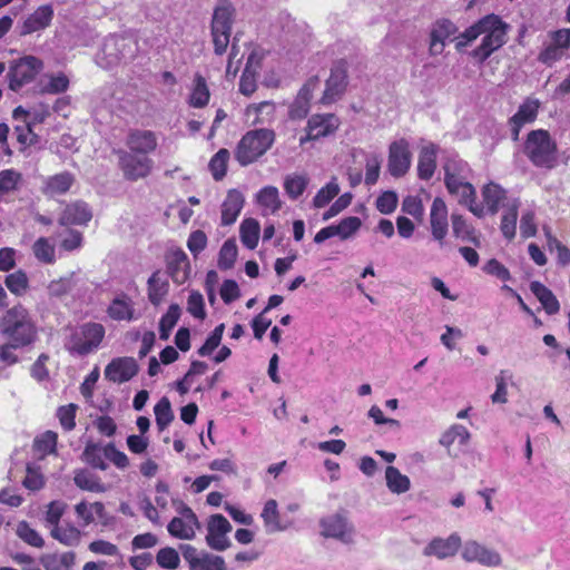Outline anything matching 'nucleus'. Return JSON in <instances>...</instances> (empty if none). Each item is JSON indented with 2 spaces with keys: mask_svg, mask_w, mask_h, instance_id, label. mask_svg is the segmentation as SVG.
<instances>
[{
  "mask_svg": "<svg viewBox=\"0 0 570 570\" xmlns=\"http://www.w3.org/2000/svg\"><path fill=\"white\" fill-rule=\"evenodd\" d=\"M259 224L254 218H246L239 227L240 240L248 249L256 248L259 239Z\"/></svg>",
  "mask_w": 570,
  "mask_h": 570,
  "instance_id": "a19ab883",
  "label": "nucleus"
},
{
  "mask_svg": "<svg viewBox=\"0 0 570 570\" xmlns=\"http://www.w3.org/2000/svg\"><path fill=\"white\" fill-rule=\"evenodd\" d=\"M462 544L461 537L454 532L448 538H433L423 549L425 557H435L440 560L454 557Z\"/></svg>",
  "mask_w": 570,
  "mask_h": 570,
  "instance_id": "b1692460",
  "label": "nucleus"
},
{
  "mask_svg": "<svg viewBox=\"0 0 570 570\" xmlns=\"http://www.w3.org/2000/svg\"><path fill=\"white\" fill-rule=\"evenodd\" d=\"M235 9L228 0H220L215 8L212 19V38L214 51L217 56H223L230 41L232 24Z\"/></svg>",
  "mask_w": 570,
  "mask_h": 570,
  "instance_id": "0eeeda50",
  "label": "nucleus"
},
{
  "mask_svg": "<svg viewBox=\"0 0 570 570\" xmlns=\"http://www.w3.org/2000/svg\"><path fill=\"white\" fill-rule=\"evenodd\" d=\"M78 406L75 403L61 405L57 410V417L65 431H71L76 426V413Z\"/></svg>",
  "mask_w": 570,
  "mask_h": 570,
  "instance_id": "338daca9",
  "label": "nucleus"
},
{
  "mask_svg": "<svg viewBox=\"0 0 570 570\" xmlns=\"http://www.w3.org/2000/svg\"><path fill=\"white\" fill-rule=\"evenodd\" d=\"M73 482L79 489L89 492L100 493L106 490L100 478L85 469L75 472Z\"/></svg>",
  "mask_w": 570,
  "mask_h": 570,
  "instance_id": "ea45409f",
  "label": "nucleus"
},
{
  "mask_svg": "<svg viewBox=\"0 0 570 570\" xmlns=\"http://www.w3.org/2000/svg\"><path fill=\"white\" fill-rule=\"evenodd\" d=\"M237 258V246L233 239H227L220 247L218 254V267L222 271L230 269Z\"/></svg>",
  "mask_w": 570,
  "mask_h": 570,
  "instance_id": "052dcab7",
  "label": "nucleus"
},
{
  "mask_svg": "<svg viewBox=\"0 0 570 570\" xmlns=\"http://www.w3.org/2000/svg\"><path fill=\"white\" fill-rule=\"evenodd\" d=\"M155 560L158 567L164 570H177L180 567L179 552L173 547L159 549Z\"/></svg>",
  "mask_w": 570,
  "mask_h": 570,
  "instance_id": "603ef678",
  "label": "nucleus"
},
{
  "mask_svg": "<svg viewBox=\"0 0 570 570\" xmlns=\"http://www.w3.org/2000/svg\"><path fill=\"white\" fill-rule=\"evenodd\" d=\"M167 274L174 283H186L190 274V262L181 248L170 249L165 256Z\"/></svg>",
  "mask_w": 570,
  "mask_h": 570,
  "instance_id": "5701e85b",
  "label": "nucleus"
},
{
  "mask_svg": "<svg viewBox=\"0 0 570 570\" xmlns=\"http://www.w3.org/2000/svg\"><path fill=\"white\" fill-rule=\"evenodd\" d=\"M508 31L509 24L500 16L489 13L455 38V48L461 50L483 35L481 43L471 51V57L482 63L507 43Z\"/></svg>",
  "mask_w": 570,
  "mask_h": 570,
  "instance_id": "f257e3e1",
  "label": "nucleus"
},
{
  "mask_svg": "<svg viewBox=\"0 0 570 570\" xmlns=\"http://www.w3.org/2000/svg\"><path fill=\"white\" fill-rule=\"evenodd\" d=\"M430 229L435 242L443 247L449 232V212L445 202L435 197L430 210Z\"/></svg>",
  "mask_w": 570,
  "mask_h": 570,
  "instance_id": "412c9836",
  "label": "nucleus"
},
{
  "mask_svg": "<svg viewBox=\"0 0 570 570\" xmlns=\"http://www.w3.org/2000/svg\"><path fill=\"white\" fill-rule=\"evenodd\" d=\"M548 37L550 41L543 43L537 60L547 67H552L567 57V51L570 49V28L550 31Z\"/></svg>",
  "mask_w": 570,
  "mask_h": 570,
  "instance_id": "9b49d317",
  "label": "nucleus"
},
{
  "mask_svg": "<svg viewBox=\"0 0 570 570\" xmlns=\"http://www.w3.org/2000/svg\"><path fill=\"white\" fill-rule=\"evenodd\" d=\"M530 289L533 295L541 303L546 313L549 315H554L560 311V303L557 299L556 295L552 293L550 288H548L544 284L533 281L530 284Z\"/></svg>",
  "mask_w": 570,
  "mask_h": 570,
  "instance_id": "f704fd0d",
  "label": "nucleus"
},
{
  "mask_svg": "<svg viewBox=\"0 0 570 570\" xmlns=\"http://www.w3.org/2000/svg\"><path fill=\"white\" fill-rule=\"evenodd\" d=\"M462 558L466 562H478L487 567H497L501 564V556L491 549L480 544L476 541H468L462 550Z\"/></svg>",
  "mask_w": 570,
  "mask_h": 570,
  "instance_id": "a878e982",
  "label": "nucleus"
},
{
  "mask_svg": "<svg viewBox=\"0 0 570 570\" xmlns=\"http://www.w3.org/2000/svg\"><path fill=\"white\" fill-rule=\"evenodd\" d=\"M107 315L110 320L116 322H132L137 318L135 302L126 294L120 293L111 299L107 309Z\"/></svg>",
  "mask_w": 570,
  "mask_h": 570,
  "instance_id": "bb28decb",
  "label": "nucleus"
},
{
  "mask_svg": "<svg viewBox=\"0 0 570 570\" xmlns=\"http://www.w3.org/2000/svg\"><path fill=\"white\" fill-rule=\"evenodd\" d=\"M75 552H65L60 556H49L42 560L46 570H72L75 566Z\"/></svg>",
  "mask_w": 570,
  "mask_h": 570,
  "instance_id": "bf43d9fd",
  "label": "nucleus"
},
{
  "mask_svg": "<svg viewBox=\"0 0 570 570\" xmlns=\"http://www.w3.org/2000/svg\"><path fill=\"white\" fill-rule=\"evenodd\" d=\"M139 372V365L134 357L120 356L112 358L105 367V379L111 383H126Z\"/></svg>",
  "mask_w": 570,
  "mask_h": 570,
  "instance_id": "6ab92c4d",
  "label": "nucleus"
},
{
  "mask_svg": "<svg viewBox=\"0 0 570 570\" xmlns=\"http://www.w3.org/2000/svg\"><path fill=\"white\" fill-rule=\"evenodd\" d=\"M308 179L304 175L287 176L284 181V189L292 199L298 198L305 191Z\"/></svg>",
  "mask_w": 570,
  "mask_h": 570,
  "instance_id": "e2e57ef3",
  "label": "nucleus"
},
{
  "mask_svg": "<svg viewBox=\"0 0 570 570\" xmlns=\"http://www.w3.org/2000/svg\"><path fill=\"white\" fill-rule=\"evenodd\" d=\"M232 531L229 521L223 514H213L207 521V544L217 551H224L229 548L230 541L226 537Z\"/></svg>",
  "mask_w": 570,
  "mask_h": 570,
  "instance_id": "aec40b11",
  "label": "nucleus"
},
{
  "mask_svg": "<svg viewBox=\"0 0 570 570\" xmlns=\"http://www.w3.org/2000/svg\"><path fill=\"white\" fill-rule=\"evenodd\" d=\"M261 517L267 532H278L284 529L281 524L276 500L269 499L265 502Z\"/></svg>",
  "mask_w": 570,
  "mask_h": 570,
  "instance_id": "79ce46f5",
  "label": "nucleus"
},
{
  "mask_svg": "<svg viewBox=\"0 0 570 570\" xmlns=\"http://www.w3.org/2000/svg\"><path fill=\"white\" fill-rule=\"evenodd\" d=\"M518 220V205L513 204L502 215L500 223V230L507 240H512L515 237Z\"/></svg>",
  "mask_w": 570,
  "mask_h": 570,
  "instance_id": "13d9d810",
  "label": "nucleus"
},
{
  "mask_svg": "<svg viewBox=\"0 0 570 570\" xmlns=\"http://www.w3.org/2000/svg\"><path fill=\"white\" fill-rule=\"evenodd\" d=\"M209 99L210 92L206 79L197 72L194 77V85L188 98V105L193 108H204L208 105Z\"/></svg>",
  "mask_w": 570,
  "mask_h": 570,
  "instance_id": "e433bc0d",
  "label": "nucleus"
},
{
  "mask_svg": "<svg viewBox=\"0 0 570 570\" xmlns=\"http://www.w3.org/2000/svg\"><path fill=\"white\" fill-rule=\"evenodd\" d=\"M444 184L448 191L459 196V203L466 206L474 216L482 218L485 215L483 205L476 203V191L471 183L464 181L460 175L446 169Z\"/></svg>",
  "mask_w": 570,
  "mask_h": 570,
  "instance_id": "9d476101",
  "label": "nucleus"
},
{
  "mask_svg": "<svg viewBox=\"0 0 570 570\" xmlns=\"http://www.w3.org/2000/svg\"><path fill=\"white\" fill-rule=\"evenodd\" d=\"M483 207L491 215L499 212L500 204L507 198V191L499 184L490 181L482 187Z\"/></svg>",
  "mask_w": 570,
  "mask_h": 570,
  "instance_id": "72a5a7b5",
  "label": "nucleus"
},
{
  "mask_svg": "<svg viewBox=\"0 0 570 570\" xmlns=\"http://www.w3.org/2000/svg\"><path fill=\"white\" fill-rule=\"evenodd\" d=\"M52 18L53 9L51 4L38 7L23 21L21 35L26 36L46 29L50 26Z\"/></svg>",
  "mask_w": 570,
  "mask_h": 570,
  "instance_id": "c756f323",
  "label": "nucleus"
},
{
  "mask_svg": "<svg viewBox=\"0 0 570 570\" xmlns=\"http://www.w3.org/2000/svg\"><path fill=\"white\" fill-rule=\"evenodd\" d=\"M322 534L327 538L350 541L353 528L347 523L346 518L340 513L321 520Z\"/></svg>",
  "mask_w": 570,
  "mask_h": 570,
  "instance_id": "cd10ccee",
  "label": "nucleus"
},
{
  "mask_svg": "<svg viewBox=\"0 0 570 570\" xmlns=\"http://www.w3.org/2000/svg\"><path fill=\"white\" fill-rule=\"evenodd\" d=\"M92 216V209L89 204L79 199L65 206L58 222L61 226H87Z\"/></svg>",
  "mask_w": 570,
  "mask_h": 570,
  "instance_id": "393cba45",
  "label": "nucleus"
},
{
  "mask_svg": "<svg viewBox=\"0 0 570 570\" xmlns=\"http://www.w3.org/2000/svg\"><path fill=\"white\" fill-rule=\"evenodd\" d=\"M340 126V119L334 114L313 115L306 127V135L299 138V145L334 134Z\"/></svg>",
  "mask_w": 570,
  "mask_h": 570,
  "instance_id": "a211bd4d",
  "label": "nucleus"
},
{
  "mask_svg": "<svg viewBox=\"0 0 570 570\" xmlns=\"http://www.w3.org/2000/svg\"><path fill=\"white\" fill-rule=\"evenodd\" d=\"M118 158V168L122 177L128 181H138L150 176L154 169V160L150 157H141L126 149H115Z\"/></svg>",
  "mask_w": 570,
  "mask_h": 570,
  "instance_id": "1a4fd4ad",
  "label": "nucleus"
},
{
  "mask_svg": "<svg viewBox=\"0 0 570 570\" xmlns=\"http://www.w3.org/2000/svg\"><path fill=\"white\" fill-rule=\"evenodd\" d=\"M412 154L406 139L393 141L389 147L387 169L395 178L403 177L411 167Z\"/></svg>",
  "mask_w": 570,
  "mask_h": 570,
  "instance_id": "2eb2a0df",
  "label": "nucleus"
},
{
  "mask_svg": "<svg viewBox=\"0 0 570 570\" xmlns=\"http://www.w3.org/2000/svg\"><path fill=\"white\" fill-rule=\"evenodd\" d=\"M33 256L38 262L51 265L56 262V248L47 237H39L32 245Z\"/></svg>",
  "mask_w": 570,
  "mask_h": 570,
  "instance_id": "de8ad7c7",
  "label": "nucleus"
},
{
  "mask_svg": "<svg viewBox=\"0 0 570 570\" xmlns=\"http://www.w3.org/2000/svg\"><path fill=\"white\" fill-rule=\"evenodd\" d=\"M51 535L66 546H76L80 541L81 532L75 525H56L51 530Z\"/></svg>",
  "mask_w": 570,
  "mask_h": 570,
  "instance_id": "4d7b16f0",
  "label": "nucleus"
},
{
  "mask_svg": "<svg viewBox=\"0 0 570 570\" xmlns=\"http://www.w3.org/2000/svg\"><path fill=\"white\" fill-rule=\"evenodd\" d=\"M230 154L226 148H220L209 160L208 167L216 181L222 180L228 168Z\"/></svg>",
  "mask_w": 570,
  "mask_h": 570,
  "instance_id": "8fccbe9b",
  "label": "nucleus"
},
{
  "mask_svg": "<svg viewBox=\"0 0 570 570\" xmlns=\"http://www.w3.org/2000/svg\"><path fill=\"white\" fill-rule=\"evenodd\" d=\"M458 27L450 19H438L431 28L429 53L430 56H440L443 53L446 41L455 36Z\"/></svg>",
  "mask_w": 570,
  "mask_h": 570,
  "instance_id": "4be33fe9",
  "label": "nucleus"
},
{
  "mask_svg": "<svg viewBox=\"0 0 570 570\" xmlns=\"http://www.w3.org/2000/svg\"><path fill=\"white\" fill-rule=\"evenodd\" d=\"M43 62L35 56H24L13 60L7 73L8 88L14 92L32 82L42 70Z\"/></svg>",
  "mask_w": 570,
  "mask_h": 570,
  "instance_id": "6e6552de",
  "label": "nucleus"
},
{
  "mask_svg": "<svg viewBox=\"0 0 570 570\" xmlns=\"http://www.w3.org/2000/svg\"><path fill=\"white\" fill-rule=\"evenodd\" d=\"M386 485L393 493H404L409 491L410 479L402 474L397 468L389 465L385 470Z\"/></svg>",
  "mask_w": 570,
  "mask_h": 570,
  "instance_id": "49530a36",
  "label": "nucleus"
},
{
  "mask_svg": "<svg viewBox=\"0 0 570 570\" xmlns=\"http://www.w3.org/2000/svg\"><path fill=\"white\" fill-rule=\"evenodd\" d=\"M125 145L127 151L149 157L157 150L158 138L153 130L135 128L128 131Z\"/></svg>",
  "mask_w": 570,
  "mask_h": 570,
  "instance_id": "f3484780",
  "label": "nucleus"
},
{
  "mask_svg": "<svg viewBox=\"0 0 570 570\" xmlns=\"http://www.w3.org/2000/svg\"><path fill=\"white\" fill-rule=\"evenodd\" d=\"M275 104L273 101H262L252 104L246 108L247 116L255 115L253 125L269 122L275 115Z\"/></svg>",
  "mask_w": 570,
  "mask_h": 570,
  "instance_id": "09e8293b",
  "label": "nucleus"
},
{
  "mask_svg": "<svg viewBox=\"0 0 570 570\" xmlns=\"http://www.w3.org/2000/svg\"><path fill=\"white\" fill-rule=\"evenodd\" d=\"M75 512L82 521V525L87 527L95 521V515L100 520H106V509L102 502H94L88 504L85 501H81L76 504Z\"/></svg>",
  "mask_w": 570,
  "mask_h": 570,
  "instance_id": "4c0bfd02",
  "label": "nucleus"
},
{
  "mask_svg": "<svg viewBox=\"0 0 570 570\" xmlns=\"http://www.w3.org/2000/svg\"><path fill=\"white\" fill-rule=\"evenodd\" d=\"M402 212L421 223L424 218V206L422 199L414 195L404 197L402 202Z\"/></svg>",
  "mask_w": 570,
  "mask_h": 570,
  "instance_id": "0e129e2a",
  "label": "nucleus"
},
{
  "mask_svg": "<svg viewBox=\"0 0 570 570\" xmlns=\"http://www.w3.org/2000/svg\"><path fill=\"white\" fill-rule=\"evenodd\" d=\"M106 335L105 326L97 322H86L75 328L69 337L68 351L80 356L95 352Z\"/></svg>",
  "mask_w": 570,
  "mask_h": 570,
  "instance_id": "423d86ee",
  "label": "nucleus"
},
{
  "mask_svg": "<svg viewBox=\"0 0 570 570\" xmlns=\"http://www.w3.org/2000/svg\"><path fill=\"white\" fill-rule=\"evenodd\" d=\"M82 459L94 469L105 471L108 468L105 456V446L100 448L97 444H87L82 452Z\"/></svg>",
  "mask_w": 570,
  "mask_h": 570,
  "instance_id": "5fc2aeb1",
  "label": "nucleus"
},
{
  "mask_svg": "<svg viewBox=\"0 0 570 570\" xmlns=\"http://www.w3.org/2000/svg\"><path fill=\"white\" fill-rule=\"evenodd\" d=\"M523 155L538 168L552 169L558 163V144L547 129L530 130L523 142Z\"/></svg>",
  "mask_w": 570,
  "mask_h": 570,
  "instance_id": "20e7f679",
  "label": "nucleus"
},
{
  "mask_svg": "<svg viewBox=\"0 0 570 570\" xmlns=\"http://www.w3.org/2000/svg\"><path fill=\"white\" fill-rule=\"evenodd\" d=\"M451 227L455 238L471 243L475 247L481 246L480 232L462 214L455 212L451 214Z\"/></svg>",
  "mask_w": 570,
  "mask_h": 570,
  "instance_id": "c85d7f7f",
  "label": "nucleus"
},
{
  "mask_svg": "<svg viewBox=\"0 0 570 570\" xmlns=\"http://www.w3.org/2000/svg\"><path fill=\"white\" fill-rule=\"evenodd\" d=\"M243 194L237 189H230L222 204V225L229 226L234 224L244 206Z\"/></svg>",
  "mask_w": 570,
  "mask_h": 570,
  "instance_id": "2f4dec72",
  "label": "nucleus"
},
{
  "mask_svg": "<svg viewBox=\"0 0 570 570\" xmlns=\"http://www.w3.org/2000/svg\"><path fill=\"white\" fill-rule=\"evenodd\" d=\"M470 440V432L461 424H453L440 438V444L448 449L451 454V446L455 443L466 445Z\"/></svg>",
  "mask_w": 570,
  "mask_h": 570,
  "instance_id": "58836bf2",
  "label": "nucleus"
},
{
  "mask_svg": "<svg viewBox=\"0 0 570 570\" xmlns=\"http://www.w3.org/2000/svg\"><path fill=\"white\" fill-rule=\"evenodd\" d=\"M169 292V283L161 272L155 271L147 282V295L154 306H158Z\"/></svg>",
  "mask_w": 570,
  "mask_h": 570,
  "instance_id": "473e14b6",
  "label": "nucleus"
},
{
  "mask_svg": "<svg viewBox=\"0 0 570 570\" xmlns=\"http://www.w3.org/2000/svg\"><path fill=\"white\" fill-rule=\"evenodd\" d=\"M508 31L509 24L500 16L489 13L455 38V48L461 50L483 35L481 43L471 51V57L482 63L507 43Z\"/></svg>",
  "mask_w": 570,
  "mask_h": 570,
  "instance_id": "f03ea898",
  "label": "nucleus"
},
{
  "mask_svg": "<svg viewBox=\"0 0 570 570\" xmlns=\"http://www.w3.org/2000/svg\"><path fill=\"white\" fill-rule=\"evenodd\" d=\"M0 333L13 347H26L36 342L38 330L22 304L8 308L0 318Z\"/></svg>",
  "mask_w": 570,
  "mask_h": 570,
  "instance_id": "7ed1b4c3",
  "label": "nucleus"
},
{
  "mask_svg": "<svg viewBox=\"0 0 570 570\" xmlns=\"http://www.w3.org/2000/svg\"><path fill=\"white\" fill-rule=\"evenodd\" d=\"M256 200L261 207L273 214L276 213L282 206L278 189L274 186L263 187L257 193Z\"/></svg>",
  "mask_w": 570,
  "mask_h": 570,
  "instance_id": "37998d69",
  "label": "nucleus"
},
{
  "mask_svg": "<svg viewBox=\"0 0 570 570\" xmlns=\"http://www.w3.org/2000/svg\"><path fill=\"white\" fill-rule=\"evenodd\" d=\"M347 68L348 65L345 59H338L333 62L330 77L325 82V90L321 98L322 104L330 105L343 96L348 85Z\"/></svg>",
  "mask_w": 570,
  "mask_h": 570,
  "instance_id": "ddd939ff",
  "label": "nucleus"
},
{
  "mask_svg": "<svg viewBox=\"0 0 570 570\" xmlns=\"http://www.w3.org/2000/svg\"><path fill=\"white\" fill-rule=\"evenodd\" d=\"M253 57V55L248 57L239 79V92L247 97L253 95L257 89V72L252 68Z\"/></svg>",
  "mask_w": 570,
  "mask_h": 570,
  "instance_id": "6e6d98bb",
  "label": "nucleus"
},
{
  "mask_svg": "<svg viewBox=\"0 0 570 570\" xmlns=\"http://www.w3.org/2000/svg\"><path fill=\"white\" fill-rule=\"evenodd\" d=\"M156 424L158 430L161 432L168 428V425L174 421V412L171 410V404L168 397L163 396L154 407Z\"/></svg>",
  "mask_w": 570,
  "mask_h": 570,
  "instance_id": "864d4df0",
  "label": "nucleus"
},
{
  "mask_svg": "<svg viewBox=\"0 0 570 570\" xmlns=\"http://www.w3.org/2000/svg\"><path fill=\"white\" fill-rule=\"evenodd\" d=\"M362 222L356 216L343 218L337 225H334L335 235L341 239H347L361 228Z\"/></svg>",
  "mask_w": 570,
  "mask_h": 570,
  "instance_id": "69168bd1",
  "label": "nucleus"
},
{
  "mask_svg": "<svg viewBox=\"0 0 570 570\" xmlns=\"http://www.w3.org/2000/svg\"><path fill=\"white\" fill-rule=\"evenodd\" d=\"M176 511L180 517H175L167 525L169 534L180 540H191L196 535V530L200 528L196 513L184 501L174 500Z\"/></svg>",
  "mask_w": 570,
  "mask_h": 570,
  "instance_id": "f8f14e48",
  "label": "nucleus"
},
{
  "mask_svg": "<svg viewBox=\"0 0 570 570\" xmlns=\"http://www.w3.org/2000/svg\"><path fill=\"white\" fill-rule=\"evenodd\" d=\"M4 284L10 293L16 296H22L29 289V278L22 269L8 274L4 278Z\"/></svg>",
  "mask_w": 570,
  "mask_h": 570,
  "instance_id": "3c124183",
  "label": "nucleus"
},
{
  "mask_svg": "<svg viewBox=\"0 0 570 570\" xmlns=\"http://www.w3.org/2000/svg\"><path fill=\"white\" fill-rule=\"evenodd\" d=\"M180 552L184 560L188 563L189 570H226V563L223 557L199 552L191 544H180Z\"/></svg>",
  "mask_w": 570,
  "mask_h": 570,
  "instance_id": "4468645a",
  "label": "nucleus"
},
{
  "mask_svg": "<svg viewBox=\"0 0 570 570\" xmlns=\"http://www.w3.org/2000/svg\"><path fill=\"white\" fill-rule=\"evenodd\" d=\"M181 309L178 304H170L167 312L160 317L159 321V338L167 341L171 330L179 321Z\"/></svg>",
  "mask_w": 570,
  "mask_h": 570,
  "instance_id": "c03bdc74",
  "label": "nucleus"
},
{
  "mask_svg": "<svg viewBox=\"0 0 570 570\" xmlns=\"http://www.w3.org/2000/svg\"><path fill=\"white\" fill-rule=\"evenodd\" d=\"M16 533L23 542L31 547L42 548L45 546L42 537L27 521H20L17 524Z\"/></svg>",
  "mask_w": 570,
  "mask_h": 570,
  "instance_id": "680f3d73",
  "label": "nucleus"
},
{
  "mask_svg": "<svg viewBox=\"0 0 570 570\" xmlns=\"http://www.w3.org/2000/svg\"><path fill=\"white\" fill-rule=\"evenodd\" d=\"M540 101L528 97L519 106L518 111L508 119L512 141H518L525 125L533 124L539 115Z\"/></svg>",
  "mask_w": 570,
  "mask_h": 570,
  "instance_id": "dca6fc26",
  "label": "nucleus"
},
{
  "mask_svg": "<svg viewBox=\"0 0 570 570\" xmlns=\"http://www.w3.org/2000/svg\"><path fill=\"white\" fill-rule=\"evenodd\" d=\"M58 434L53 431H46L38 435L33 441V450L41 458L57 453Z\"/></svg>",
  "mask_w": 570,
  "mask_h": 570,
  "instance_id": "a18cd8bd",
  "label": "nucleus"
},
{
  "mask_svg": "<svg viewBox=\"0 0 570 570\" xmlns=\"http://www.w3.org/2000/svg\"><path fill=\"white\" fill-rule=\"evenodd\" d=\"M275 138L273 129L259 128L247 131L235 148L236 161L243 167L255 163L271 149Z\"/></svg>",
  "mask_w": 570,
  "mask_h": 570,
  "instance_id": "39448f33",
  "label": "nucleus"
},
{
  "mask_svg": "<svg viewBox=\"0 0 570 570\" xmlns=\"http://www.w3.org/2000/svg\"><path fill=\"white\" fill-rule=\"evenodd\" d=\"M76 183V177L70 171H62L49 176L42 186V193L49 197L67 194Z\"/></svg>",
  "mask_w": 570,
  "mask_h": 570,
  "instance_id": "7c9ffc66",
  "label": "nucleus"
},
{
  "mask_svg": "<svg viewBox=\"0 0 570 570\" xmlns=\"http://www.w3.org/2000/svg\"><path fill=\"white\" fill-rule=\"evenodd\" d=\"M21 180V174L14 169H3L0 171V197L17 189Z\"/></svg>",
  "mask_w": 570,
  "mask_h": 570,
  "instance_id": "774afa93",
  "label": "nucleus"
},
{
  "mask_svg": "<svg viewBox=\"0 0 570 570\" xmlns=\"http://www.w3.org/2000/svg\"><path fill=\"white\" fill-rule=\"evenodd\" d=\"M436 169V147L435 145L425 146L421 149L417 160V176L423 180L433 177Z\"/></svg>",
  "mask_w": 570,
  "mask_h": 570,
  "instance_id": "c9c22d12",
  "label": "nucleus"
}]
</instances>
